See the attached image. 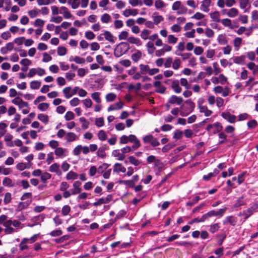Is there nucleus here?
Returning a JSON list of instances; mask_svg holds the SVG:
<instances>
[{"instance_id":"obj_1","label":"nucleus","mask_w":258,"mask_h":258,"mask_svg":"<svg viewBox=\"0 0 258 258\" xmlns=\"http://www.w3.org/2000/svg\"><path fill=\"white\" fill-rule=\"evenodd\" d=\"M226 210L227 208L225 207L224 208L220 209L217 211L214 210L210 211L202 216V220L205 222L206 220H208L209 218L213 217H221L224 215Z\"/></svg>"},{"instance_id":"obj_2","label":"nucleus","mask_w":258,"mask_h":258,"mask_svg":"<svg viewBox=\"0 0 258 258\" xmlns=\"http://www.w3.org/2000/svg\"><path fill=\"white\" fill-rule=\"evenodd\" d=\"M130 49V46L127 42H121L118 44L114 50V55L119 57L125 54Z\"/></svg>"},{"instance_id":"obj_3","label":"nucleus","mask_w":258,"mask_h":258,"mask_svg":"<svg viewBox=\"0 0 258 258\" xmlns=\"http://www.w3.org/2000/svg\"><path fill=\"white\" fill-rule=\"evenodd\" d=\"M185 103L188 104L187 106L182 105L180 107V114L182 116H186L191 112L195 108V105L193 102L186 100Z\"/></svg>"},{"instance_id":"obj_4","label":"nucleus","mask_w":258,"mask_h":258,"mask_svg":"<svg viewBox=\"0 0 258 258\" xmlns=\"http://www.w3.org/2000/svg\"><path fill=\"white\" fill-rule=\"evenodd\" d=\"M112 195H108L105 198H101L97 200L96 202L93 204V205L97 207L102 204L108 203L112 200Z\"/></svg>"},{"instance_id":"obj_5","label":"nucleus","mask_w":258,"mask_h":258,"mask_svg":"<svg viewBox=\"0 0 258 258\" xmlns=\"http://www.w3.org/2000/svg\"><path fill=\"white\" fill-rule=\"evenodd\" d=\"M222 117L227 120L230 123H234L236 122V116L231 114L229 112H223L221 113Z\"/></svg>"},{"instance_id":"obj_6","label":"nucleus","mask_w":258,"mask_h":258,"mask_svg":"<svg viewBox=\"0 0 258 258\" xmlns=\"http://www.w3.org/2000/svg\"><path fill=\"white\" fill-rule=\"evenodd\" d=\"M237 222V218L233 216H227L223 221V225L229 224L230 225L235 226Z\"/></svg>"},{"instance_id":"obj_7","label":"nucleus","mask_w":258,"mask_h":258,"mask_svg":"<svg viewBox=\"0 0 258 258\" xmlns=\"http://www.w3.org/2000/svg\"><path fill=\"white\" fill-rule=\"evenodd\" d=\"M198 108L200 112L204 113L206 116H209L212 113V111L208 109L207 106L203 105L200 101H198Z\"/></svg>"},{"instance_id":"obj_8","label":"nucleus","mask_w":258,"mask_h":258,"mask_svg":"<svg viewBox=\"0 0 258 258\" xmlns=\"http://www.w3.org/2000/svg\"><path fill=\"white\" fill-rule=\"evenodd\" d=\"M245 58L246 56L244 55H242L239 56L233 57L231 59L233 60V62L235 64L239 65H244L245 64Z\"/></svg>"},{"instance_id":"obj_9","label":"nucleus","mask_w":258,"mask_h":258,"mask_svg":"<svg viewBox=\"0 0 258 258\" xmlns=\"http://www.w3.org/2000/svg\"><path fill=\"white\" fill-rule=\"evenodd\" d=\"M247 202V200L246 198V196L242 195L241 197L237 199L236 203L233 205V207L234 208H238L241 206L245 205Z\"/></svg>"},{"instance_id":"obj_10","label":"nucleus","mask_w":258,"mask_h":258,"mask_svg":"<svg viewBox=\"0 0 258 258\" xmlns=\"http://www.w3.org/2000/svg\"><path fill=\"white\" fill-rule=\"evenodd\" d=\"M183 101V99L181 97H177L175 95H172L169 98L168 102L171 104L176 103L178 105H180Z\"/></svg>"},{"instance_id":"obj_11","label":"nucleus","mask_w":258,"mask_h":258,"mask_svg":"<svg viewBox=\"0 0 258 258\" xmlns=\"http://www.w3.org/2000/svg\"><path fill=\"white\" fill-rule=\"evenodd\" d=\"M240 8L241 9H244V12H247L250 7V4L249 0H239Z\"/></svg>"},{"instance_id":"obj_12","label":"nucleus","mask_w":258,"mask_h":258,"mask_svg":"<svg viewBox=\"0 0 258 258\" xmlns=\"http://www.w3.org/2000/svg\"><path fill=\"white\" fill-rule=\"evenodd\" d=\"M154 86H155V87L157 88L156 89V91H155L156 92H158V93H159L161 94H163L165 93V92L166 91L165 87L162 86L161 85V82H160V81H155L154 83Z\"/></svg>"},{"instance_id":"obj_13","label":"nucleus","mask_w":258,"mask_h":258,"mask_svg":"<svg viewBox=\"0 0 258 258\" xmlns=\"http://www.w3.org/2000/svg\"><path fill=\"white\" fill-rule=\"evenodd\" d=\"M152 18L153 20L154 24L156 25H158L164 20L163 17L161 15H159L158 13L157 12H154L153 13Z\"/></svg>"},{"instance_id":"obj_14","label":"nucleus","mask_w":258,"mask_h":258,"mask_svg":"<svg viewBox=\"0 0 258 258\" xmlns=\"http://www.w3.org/2000/svg\"><path fill=\"white\" fill-rule=\"evenodd\" d=\"M31 202V201L29 200H27L25 202H20L17 207L16 211H21L22 210L27 208L30 204Z\"/></svg>"},{"instance_id":"obj_15","label":"nucleus","mask_w":258,"mask_h":258,"mask_svg":"<svg viewBox=\"0 0 258 258\" xmlns=\"http://www.w3.org/2000/svg\"><path fill=\"white\" fill-rule=\"evenodd\" d=\"M211 3V0H203L202 2L201 10L204 12H208L209 11V7Z\"/></svg>"},{"instance_id":"obj_16","label":"nucleus","mask_w":258,"mask_h":258,"mask_svg":"<svg viewBox=\"0 0 258 258\" xmlns=\"http://www.w3.org/2000/svg\"><path fill=\"white\" fill-rule=\"evenodd\" d=\"M32 163L31 162H28L27 163H24L23 162L19 163L16 165V168L18 170L22 171L25 169H29L31 167Z\"/></svg>"},{"instance_id":"obj_17","label":"nucleus","mask_w":258,"mask_h":258,"mask_svg":"<svg viewBox=\"0 0 258 258\" xmlns=\"http://www.w3.org/2000/svg\"><path fill=\"white\" fill-rule=\"evenodd\" d=\"M65 139L68 142H71L78 139L77 136L73 132H69L66 134Z\"/></svg>"},{"instance_id":"obj_18","label":"nucleus","mask_w":258,"mask_h":258,"mask_svg":"<svg viewBox=\"0 0 258 258\" xmlns=\"http://www.w3.org/2000/svg\"><path fill=\"white\" fill-rule=\"evenodd\" d=\"M138 13V11L137 9H126L123 12V15L125 17H128L130 16H136Z\"/></svg>"},{"instance_id":"obj_19","label":"nucleus","mask_w":258,"mask_h":258,"mask_svg":"<svg viewBox=\"0 0 258 258\" xmlns=\"http://www.w3.org/2000/svg\"><path fill=\"white\" fill-rule=\"evenodd\" d=\"M238 15V10L234 8H231L226 12V15L230 18H234Z\"/></svg>"},{"instance_id":"obj_20","label":"nucleus","mask_w":258,"mask_h":258,"mask_svg":"<svg viewBox=\"0 0 258 258\" xmlns=\"http://www.w3.org/2000/svg\"><path fill=\"white\" fill-rule=\"evenodd\" d=\"M171 87L176 93H179L181 92V88L179 85V81L178 80H174L172 82Z\"/></svg>"},{"instance_id":"obj_21","label":"nucleus","mask_w":258,"mask_h":258,"mask_svg":"<svg viewBox=\"0 0 258 258\" xmlns=\"http://www.w3.org/2000/svg\"><path fill=\"white\" fill-rule=\"evenodd\" d=\"M59 165L58 164L55 163L52 164L49 167V171L51 172H56L57 175H60L61 174V171L59 170Z\"/></svg>"},{"instance_id":"obj_22","label":"nucleus","mask_w":258,"mask_h":258,"mask_svg":"<svg viewBox=\"0 0 258 258\" xmlns=\"http://www.w3.org/2000/svg\"><path fill=\"white\" fill-rule=\"evenodd\" d=\"M127 40L129 43L136 44L138 46H140L142 45L141 41L139 38H135L134 37H130L127 39Z\"/></svg>"},{"instance_id":"obj_23","label":"nucleus","mask_w":258,"mask_h":258,"mask_svg":"<svg viewBox=\"0 0 258 258\" xmlns=\"http://www.w3.org/2000/svg\"><path fill=\"white\" fill-rule=\"evenodd\" d=\"M218 173L219 171L217 169H215L213 172L209 173L208 175H204L203 178L205 181H209L212 177L216 176Z\"/></svg>"},{"instance_id":"obj_24","label":"nucleus","mask_w":258,"mask_h":258,"mask_svg":"<svg viewBox=\"0 0 258 258\" xmlns=\"http://www.w3.org/2000/svg\"><path fill=\"white\" fill-rule=\"evenodd\" d=\"M258 209V203H253L251 204V206L247 210L248 212L250 215H252L253 213L256 212Z\"/></svg>"},{"instance_id":"obj_25","label":"nucleus","mask_w":258,"mask_h":258,"mask_svg":"<svg viewBox=\"0 0 258 258\" xmlns=\"http://www.w3.org/2000/svg\"><path fill=\"white\" fill-rule=\"evenodd\" d=\"M113 171L117 173L119 172L124 173L125 172L126 169L125 167L122 166L121 164L117 163L114 165Z\"/></svg>"},{"instance_id":"obj_26","label":"nucleus","mask_w":258,"mask_h":258,"mask_svg":"<svg viewBox=\"0 0 258 258\" xmlns=\"http://www.w3.org/2000/svg\"><path fill=\"white\" fill-rule=\"evenodd\" d=\"M147 48V51L149 54H152L155 51L156 48L154 46L153 43L151 41H149L146 44Z\"/></svg>"},{"instance_id":"obj_27","label":"nucleus","mask_w":258,"mask_h":258,"mask_svg":"<svg viewBox=\"0 0 258 258\" xmlns=\"http://www.w3.org/2000/svg\"><path fill=\"white\" fill-rule=\"evenodd\" d=\"M211 18L213 21L219 23L220 22L221 20L220 19V14L217 11H215L210 14Z\"/></svg>"},{"instance_id":"obj_28","label":"nucleus","mask_w":258,"mask_h":258,"mask_svg":"<svg viewBox=\"0 0 258 258\" xmlns=\"http://www.w3.org/2000/svg\"><path fill=\"white\" fill-rule=\"evenodd\" d=\"M68 3L70 5L73 9H77L80 5V0H68Z\"/></svg>"},{"instance_id":"obj_29","label":"nucleus","mask_w":258,"mask_h":258,"mask_svg":"<svg viewBox=\"0 0 258 258\" xmlns=\"http://www.w3.org/2000/svg\"><path fill=\"white\" fill-rule=\"evenodd\" d=\"M104 36L106 40L112 43L114 42V37L110 32L105 31L104 32Z\"/></svg>"},{"instance_id":"obj_30","label":"nucleus","mask_w":258,"mask_h":258,"mask_svg":"<svg viewBox=\"0 0 258 258\" xmlns=\"http://www.w3.org/2000/svg\"><path fill=\"white\" fill-rule=\"evenodd\" d=\"M73 60L76 63L78 64H84L85 62V59L84 58L78 56H76L74 57H71L70 58V61Z\"/></svg>"},{"instance_id":"obj_31","label":"nucleus","mask_w":258,"mask_h":258,"mask_svg":"<svg viewBox=\"0 0 258 258\" xmlns=\"http://www.w3.org/2000/svg\"><path fill=\"white\" fill-rule=\"evenodd\" d=\"M140 69V73L143 75H146L147 73L148 74L150 68L149 66L147 64H141L139 66Z\"/></svg>"},{"instance_id":"obj_32","label":"nucleus","mask_w":258,"mask_h":258,"mask_svg":"<svg viewBox=\"0 0 258 258\" xmlns=\"http://www.w3.org/2000/svg\"><path fill=\"white\" fill-rule=\"evenodd\" d=\"M142 57V52L138 50L132 55V59L134 62H137Z\"/></svg>"},{"instance_id":"obj_33","label":"nucleus","mask_w":258,"mask_h":258,"mask_svg":"<svg viewBox=\"0 0 258 258\" xmlns=\"http://www.w3.org/2000/svg\"><path fill=\"white\" fill-rule=\"evenodd\" d=\"M116 98V95L113 93H108L105 96V99L108 102L113 101L115 100Z\"/></svg>"},{"instance_id":"obj_34","label":"nucleus","mask_w":258,"mask_h":258,"mask_svg":"<svg viewBox=\"0 0 258 258\" xmlns=\"http://www.w3.org/2000/svg\"><path fill=\"white\" fill-rule=\"evenodd\" d=\"M226 237V235L224 233L218 234L216 235L217 239V243L219 245H221Z\"/></svg>"},{"instance_id":"obj_35","label":"nucleus","mask_w":258,"mask_h":258,"mask_svg":"<svg viewBox=\"0 0 258 258\" xmlns=\"http://www.w3.org/2000/svg\"><path fill=\"white\" fill-rule=\"evenodd\" d=\"M126 214V211L124 210H120L117 214H116V216L115 217L114 219L113 220H115V221L117 220L120 219L124 217L125 216Z\"/></svg>"},{"instance_id":"obj_36","label":"nucleus","mask_w":258,"mask_h":258,"mask_svg":"<svg viewBox=\"0 0 258 258\" xmlns=\"http://www.w3.org/2000/svg\"><path fill=\"white\" fill-rule=\"evenodd\" d=\"M242 43V39L240 37H236L233 40V45L236 50H238Z\"/></svg>"},{"instance_id":"obj_37","label":"nucleus","mask_w":258,"mask_h":258,"mask_svg":"<svg viewBox=\"0 0 258 258\" xmlns=\"http://www.w3.org/2000/svg\"><path fill=\"white\" fill-rule=\"evenodd\" d=\"M66 151L67 150L66 149H63L61 147H58L56 148L54 153L56 156L61 157L64 156V152Z\"/></svg>"},{"instance_id":"obj_38","label":"nucleus","mask_w":258,"mask_h":258,"mask_svg":"<svg viewBox=\"0 0 258 258\" xmlns=\"http://www.w3.org/2000/svg\"><path fill=\"white\" fill-rule=\"evenodd\" d=\"M62 92L64 94L65 97L67 99L70 98L72 96L71 87H66L63 89Z\"/></svg>"},{"instance_id":"obj_39","label":"nucleus","mask_w":258,"mask_h":258,"mask_svg":"<svg viewBox=\"0 0 258 258\" xmlns=\"http://www.w3.org/2000/svg\"><path fill=\"white\" fill-rule=\"evenodd\" d=\"M3 184L5 186L10 187H14L15 186V184L13 183L12 180L9 177H5L4 179Z\"/></svg>"},{"instance_id":"obj_40","label":"nucleus","mask_w":258,"mask_h":258,"mask_svg":"<svg viewBox=\"0 0 258 258\" xmlns=\"http://www.w3.org/2000/svg\"><path fill=\"white\" fill-rule=\"evenodd\" d=\"M81 185V183L79 181H76L74 182L73 186L74 188V194H78L81 192V189L80 188V186Z\"/></svg>"},{"instance_id":"obj_41","label":"nucleus","mask_w":258,"mask_h":258,"mask_svg":"<svg viewBox=\"0 0 258 258\" xmlns=\"http://www.w3.org/2000/svg\"><path fill=\"white\" fill-rule=\"evenodd\" d=\"M78 175L74 171H70L66 176L67 180L76 179L78 178Z\"/></svg>"},{"instance_id":"obj_42","label":"nucleus","mask_w":258,"mask_h":258,"mask_svg":"<svg viewBox=\"0 0 258 258\" xmlns=\"http://www.w3.org/2000/svg\"><path fill=\"white\" fill-rule=\"evenodd\" d=\"M38 118L45 124H47L49 121L48 115L44 114H38Z\"/></svg>"},{"instance_id":"obj_43","label":"nucleus","mask_w":258,"mask_h":258,"mask_svg":"<svg viewBox=\"0 0 258 258\" xmlns=\"http://www.w3.org/2000/svg\"><path fill=\"white\" fill-rule=\"evenodd\" d=\"M100 92H94L91 94V97L97 103H100L101 101L100 98Z\"/></svg>"},{"instance_id":"obj_44","label":"nucleus","mask_w":258,"mask_h":258,"mask_svg":"<svg viewBox=\"0 0 258 258\" xmlns=\"http://www.w3.org/2000/svg\"><path fill=\"white\" fill-rule=\"evenodd\" d=\"M41 83L38 81H32L30 83V87L32 89H38L40 88Z\"/></svg>"},{"instance_id":"obj_45","label":"nucleus","mask_w":258,"mask_h":258,"mask_svg":"<svg viewBox=\"0 0 258 258\" xmlns=\"http://www.w3.org/2000/svg\"><path fill=\"white\" fill-rule=\"evenodd\" d=\"M151 31L147 29L143 30L141 33V37L144 39L146 40L149 38V35L150 34Z\"/></svg>"},{"instance_id":"obj_46","label":"nucleus","mask_w":258,"mask_h":258,"mask_svg":"<svg viewBox=\"0 0 258 258\" xmlns=\"http://www.w3.org/2000/svg\"><path fill=\"white\" fill-rule=\"evenodd\" d=\"M220 22L224 26L228 27L230 28H232V23L231 20L228 18H225L221 20Z\"/></svg>"},{"instance_id":"obj_47","label":"nucleus","mask_w":258,"mask_h":258,"mask_svg":"<svg viewBox=\"0 0 258 258\" xmlns=\"http://www.w3.org/2000/svg\"><path fill=\"white\" fill-rule=\"evenodd\" d=\"M39 12H40L39 10L37 9H34L32 10L28 11V13L29 16L31 18H34L36 17L38 15Z\"/></svg>"},{"instance_id":"obj_48","label":"nucleus","mask_w":258,"mask_h":258,"mask_svg":"<svg viewBox=\"0 0 258 258\" xmlns=\"http://www.w3.org/2000/svg\"><path fill=\"white\" fill-rule=\"evenodd\" d=\"M111 20V17L108 14H104L101 17V21L102 23H108Z\"/></svg>"},{"instance_id":"obj_49","label":"nucleus","mask_w":258,"mask_h":258,"mask_svg":"<svg viewBox=\"0 0 258 258\" xmlns=\"http://www.w3.org/2000/svg\"><path fill=\"white\" fill-rule=\"evenodd\" d=\"M218 43L221 45H225L227 43L226 37L223 35H220L217 38Z\"/></svg>"},{"instance_id":"obj_50","label":"nucleus","mask_w":258,"mask_h":258,"mask_svg":"<svg viewBox=\"0 0 258 258\" xmlns=\"http://www.w3.org/2000/svg\"><path fill=\"white\" fill-rule=\"evenodd\" d=\"M200 200V198L199 196H196L191 201H188L186 205L187 206H192L195 204H197L199 201Z\"/></svg>"},{"instance_id":"obj_51","label":"nucleus","mask_w":258,"mask_h":258,"mask_svg":"<svg viewBox=\"0 0 258 258\" xmlns=\"http://www.w3.org/2000/svg\"><path fill=\"white\" fill-rule=\"evenodd\" d=\"M128 160L131 164L135 166H138L141 163V161L136 159L134 156H130L128 157Z\"/></svg>"},{"instance_id":"obj_52","label":"nucleus","mask_w":258,"mask_h":258,"mask_svg":"<svg viewBox=\"0 0 258 258\" xmlns=\"http://www.w3.org/2000/svg\"><path fill=\"white\" fill-rule=\"evenodd\" d=\"M220 228L219 223H215L211 225L210 227L209 231L212 233H214L217 231Z\"/></svg>"},{"instance_id":"obj_53","label":"nucleus","mask_w":258,"mask_h":258,"mask_svg":"<svg viewBox=\"0 0 258 258\" xmlns=\"http://www.w3.org/2000/svg\"><path fill=\"white\" fill-rule=\"evenodd\" d=\"M98 139L101 141H105L107 139V135L103 130H100L98 133Z\"/></svg>"},{"instance_id":"obj_54","label":"nucleus","mask_w":258,"mask_h":258,"mask_svg":"<svg viewBox=\"0 0 258 258\" xmlns=\"http://www.w3.org/2000/svg\"><path fill=\"white\" fill-rule=\"evenodd\" d=\"M62 230L60 229H57L55 230H53V231H51L50 232L49 234L52 237H56V236H58L61 235L62 234Z\"/></svg>"},{"instance_id":"obj_55","label":"nucleus","mask_w":258,"mask_h":258,"mask_svg":"<svg viewBox=\"0 0 258 258\" xmlns=\"http://www.w3.org/2000/svg\"><path fill=\"white\" fill-rule=\"evenodd\" d=\"M214 127L215 128V130L214 132V134L221 132L223 129V126L221 124L218 122L214 123Z\"/></svg>"},{"instance_id":"obj_56","label":"nucleus","mask_w":258,"mask_h":258,"mask_svg":"<svg viewBox=\"0 0 258 258\" xmlns=\"http://www.w3.org/2000/svg\"><path fill=\"white\" fill-rule=\"evenodd\" d=\"M95 125L98 127H101L104 125V121L103 117L96 118L95 119Z\"/></svg>"},{"instance_id":"obj_57","label":"nucleus","mask_w":258,"mask_h":258,"mask_svg":"<svg viewBox=\"0 0 258 258\" xmlns=\"http://www.w3.org/2000/svg\"><path fill=\"white\" fill-rule=\"evenodd\" d=\"M49 107V104L47 103H41L38 106V108L41 111L46 110Z\"/></svg>"},{"instance_id":"obj_58","label":"nucleus","mask_w":258,"mask_h":258,"mask_svg":"<svg viewBox=\"0 0 258 258\" xmlns=\"http://www.w3.org/2000/svg\"><path fill=\"white\" fill-rule=\"evenodd\" d=\"M155 6L157 9H159L164 8L165 5L162 0H156L155 3Z\"/></svg>"},{"instance_id":"obj_59","label":"nucleus","mask_w":258,"mask_h":258,"mask_svg":"<svg viewBox=\"0 0 258 258\" xmlns=\"http://www.w3.org/2000/svg\"><path fill=\"white\" fill-rule=\"evenodd\" d=\"M178 40V38L173 35H169L168 36L167 41L170 44H175Z\"/></svg>"},{"instance_id":"obj_60","label":"nucleus","mask_w":258,"mask_h":258,"mask_svg":"<svg viewBox=\"0 0 258 258\" xmlns=\"http://www.w3.org/2000/svg\"><path fill=\"white\" fill-rule=\"evenodd\" d=\"M75 115L73 112L71 111H67L65 114L64 118L66 120H71L74 118Z\"/></svg>"},{"instance_id":"obj_61","label":"nucleus","mask_w":258,"mask_h":258,"mask_svg":"<svg viewBox=\"0 0 258 258\" xmlns=\"http://www.w3.org/2000/svg\"><path fill=\"white\" fill-rule=\"evenodd\" d=\"M61 10L66 11L63 14V17L65 19H69L72 18V15L69 11L67 8L65 7H61Z\"/></svg>"},{"instance_id":"obj_62","label":"nucleus","mask_w":258,"mask_h":258,"mask_svg":"<svg viewBox=\"0 0 258 258\" xmlns=\"http://www.w3.org/2000/svg\"><path fill=\"white\" fill-rule=\"evenodd\" d=\"M70 207L68 205H65L62 208L61 213L63 216H67L70 213Z\"/></svg>"},{"instance_id":"obj_63","label":"nucleus","mask_w":258,"mask_h":258,"mask_svg":"<svg viewBox=\"0 0 258 258\" xmlns=\"http://www.w3.org/2000/svg\"><path fill=\"white\" fill-rule=\"evenodd\" d=\"M181 64V61L179 58H176L172 64V68L174 70H177L179 68Z\"/></svg>"},{"instance_id":"obj_64","label":"nucleus","mask_w":258,"mask_h":258,"mask_svg":"<svg viewBox=\"0 0 258 258\" xmlns=\"http://www.w3.org/2000/svg\"><path fill=\"white\" fill-rule=\"evenodd\" d=\"M82 148H83V147L80 145L76 146L73 150L74 155L75 156L79 155L82 151Z\"/></svg>"}]
</instances>
